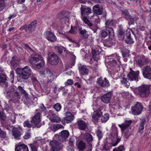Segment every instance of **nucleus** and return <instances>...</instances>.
Wrapping results in <instances>:
<instances>
[{"mask_svg":"<svg viewBox=\"0 0 151 151\" xmlns=\"http://www.w3.org/2000/svg\"><path fill=\"white\" fill-rule=\"evenodd\" d=\"M16 72L19 75L17 78L18 82H22V79H27L32 73V70L28 66H26L23 68H18L16 69Z\"/></svg>","mask_w":151,"mask_h":151,"instance_id":"1","label":"nucleus"},{"mask_svg":"<svg viewBox=\"0 0 151 151\" xmlns=\"http://www.w3.org/2000/svg\"><path fill=\"white\" fill-rule=\"evenodd\" d=\"M150 86L148 85L143 84L134 90L138 91L137 93L142 97H147L148 96L150 93Z\"/></svg>","mask_w":151,"mask_h":151,"instance_id":"2","label":"nucleus"},{"mask_svg":"<svg viewBox=\"0 0 151 151\" xmlns=\"http://www.w3.org/2000/svg\"><path fill=\"white\" fill-rule=\"evenodd\" d=\"M108 28L106 29V30H102L101 31V37L106 41H109L114 38V34L113 29Z\"/></svg>","mask_w":151,"mask_h":151,"instance_id":"3","label":"nucleus"},{"mask_svg":"<svg viewBox=\"0 0 151 151\" xmlns=\"http://www.w3.org/2000/svg\"><path fill=\"white\" fill-rule=\"evenodd\" d=\"M118 136L117 130L116 128H115L111 133L109 136V138L111 140L112 146H116L120 141V139L118 137Z\"/></svg>","mask_w":151,"mask_h":151,"instance_id":"4","label":"nucleus"},{"mask_svg":"<svg viewBox=\"0 0 151 151\" xmlns=\"http://www.w3.org/2000/svg\"><path fill=\"white\" fill-rule=\"evenodd\" d=\"M37 24V22L36 20H34L29 24L23 25L20 28V30H25L27 32L32 33L36 29Z\"/></svg>","mask_w":151,"mask_h":151,"instance_id":"5","label":"nucleus"},{"mask_svg":"<svg viewBox=\"0 0 151 151\" xmlns=\"http://www.w3.org/2000/svg\"><path fill=\"white\" fill-rule=\"evenodd\" d=\"M132 122V120H125L122 124L118 125V126L121 128L122 131H124L126 130L125 133L126 134L127 138L129 137L128 133L129 132V130L131 129V128L130 126Z\"/></svg>","mask_w":151,"mask_h":151,"instance_id":"6","label":"nucleus"},{"mask_svg":"<svg viewBox=\"0 0 151 151\" xmlns=\"http://www.w3.org/2000/svg\"><path fill=\"white\" fill-rule=\"evenodd\" d=\"M48 60L50 63L53 65H57L59 62V58L58 56L53 52H49L48 54Z\"/></svg>","mask_w":151,"mask_h":151,"instance_id":"7","label":"nucleus"},{"mask_svg":"<svg viewBox=\"0 0 151 151\" xmlns=\"http://www.w3.org/2000/svg\"><path fill=\"white\" fill-rule=\"evenodd\" d=\"M143 108L142 104L140 102H137L134 106L132 108V114L136 115L140 114Z\"/></svg>","mask_w":151,"mask_h":151,"instance_id":"8","label":"nucleus"},{"mask_svg":"<svg viewBox=\"0 0 151 151\" xmlns=\"http://www.w3.org/2000/svg\"><path fill=\"white\" fill-rule=\"evenodd\" d=\"M69 135V133L68 130H63L58 134H55V137L56 139L61 142H63L68 138Z\"/></svg>","mask_w":151,"mask_h":151,"instance_id":"9","label":"nucleus"},{"mask_svg":"<svg viewBox=\"0 0 151 151\" xmlns=\"http://www.w3.org/2000/svg\"><path fill=\"white\" fill-rule=\"evenodd\" d=\"M130 70L131 71L127 75L128 79L130 81H138L139 79V71L138 70L136 71H134L132 70L131 68H130Z\"/></svg>","mask_w":151,"mask_h":151,"instance_id":"10","label":"nucleus"},{"mask_svg":"<svg viewBox=\"0 0 151 151\" xmlns=\"http://www.w3.org/2000/svg\"><path fill=\"white\" fill-rule=\"evenodd\" d=\"M65 117L62 120L61 123L63 125L66 123H68L71 122L74 119V116L69 111L65 112L64 114Z\"/></svg>","mask_w":151,"mask_h":151,"instance_id":"11","label":"nucleus"},{"mask_svg":"<svg viewBox=\"0 0 151 151\" xmlns=\"http://www.w3.org/2000/svg\"><path fill=\"white\" fill-rule=\"evenodd\" d=\"M18 88L20 93L24 95V96L25 100L24 101V103L26 104H30V99L29 94L24 89V88L21 86H19Z\"/></svg>","mask_w":151,"mask_h":151,"instance_id":"12","label":"nucleus"},{"mask_svg":"<svg viewBox=\"0 0 151 151\" xmlns=\"http://www.w3.org/2000/svg\"><path fill=\"white\" fill-rule=\"evenodd\" d=\"M47 117L52 122L59 123L61 120L60 117L54 113L53 111L52 110H50Z\"/></svg>","mask_w":151,"mask_h":151,"instance_id":"13","label":"nucleus"},{"mask_svg":"<svg viewBox=\"0 0 151 151\" xmlns=\"http://www.w3.org/2000/svg\"><path fill=\"white\" fill-rule=\"evenodd\" d=\"M142 73L145 78L150 79L151 78V67L149 66H144L142 69Z\"/></svg>","mask_w":151,"mask_h":151,"instance_id":"14","label":"nucleus"},{"mask_svg":"<svg viewBox=\"0 0 151 151\" xmlns=\"http://www.w3.org/2000/svg\"><path fill=\"white\" fill-rule=\"evenodd\" d=\"M42 58L40 55H32L29 58V61L30 63L33 66L36 63L39 62Z\"/></svg>","mask_w":151,"mask_h":151,"instance_id":"15","label":"nucleus"},{"mask_svg":"<svg viewBox=\"0 0 151 151\" xmlns=\"http://www.w3.org/2000/svg\"><path fill=\"white\" fill-rule=\"evenodd\" d=\"M113 57H115V58L114 59L113 58H110L109 59H108L106 60L107 62H108V65L111 66H115L117 64L116 61L119 62V63H120V57L117 55H112Z\"/></svg>","mask_w":151,"mask_h":151,"instance_id":"16","label":"nucleus"},{"mask_svg":"<svg viewBox=\"0 0 151 151\" xmlns=\"http://www.w3.org/2000/svg\"><path fill=\"white\" fill-rule=\"evenodd\" d=\"M54 49L57 52L59 55L62 54V57L64 58L66 56V54L68 51L66 50L65 48L64 47L61 46H56L54 47Z\"/></svg>","mask_w":151,"mask_h":151,"instance_id":"17","label":"nucleus"},{"mask_svg":"<svg viewBox=\"0 0 151 151\" xmlns=\"http://www.w3.org/2000/svg\"><path fill=\"white\" fill-rule=\"evenodd\" d=\"M83 139L87 142L90 148H91L92 144V142L93 140V137L91 134L88 132H86L83 136Z\"/></svg>","mask_w":151,"mask_h":151,"instance_id":"18","label":"nucleus"},{"mask_svg":"<svg viewBox=\"0 0 151 151\" xmlns=\"http://www.w3.org/2000/svg\"><path fill=\"white\" fill-rule=\"evenodd\" d=\"M97 83L99 85L104 88L108 87L110 85L109 81L106 78L103 80L101 78H99L97 79Z\"/></svg>","mask_w":151,"mask_h":151,"instance_id":"19","label":"nucleus"},{"mask_svg":"<svg viewBox=\"0 0 151 151\" xmlns=\"http://www.w3.org/2000/svg\"><path fill=\"white\" fill-rule=\"evenodd\" d=\"M93 9L94 14L97 15H101L103 13V7L100 4H98L94 5Z\"/></svg>","mask_w":151,"mask_h":151,"instance_id":"20","label":"nucleus"},{"mask_svg":"<svg viewBox=\"0 0 151 151\" xmlns=\"http://www.w3.org/2000/svg\"><path fill=\"white\" fill-rule=\"evenodd\" d=\"M46 37L47 39L51 42H55L57 40V37L54 34L50 31L46 32Z\"/></svg>","mask_w":151,"mask_h":151,"instance_id":"21","label":"nucleus"},{"mask_svg":"<svg viewBox=\"0 0 151 151\" xmlns=\"http://www.w3.org/2000/svg\"><path fill=\"white\" fill-rule=\"evenodd\" d=\"M6 76L3 73H0V85L3 87H6L8 86Z\"/></svg>","mask_w":151,"mask_h":151,"instance_id":"22","label":"nucleus"},{"mask_svg":"<svg viewBox=\"0 0 151 151\" xmlns=\"http://www.w3.org/2000/svg\"><path fill=\"white\" fill-rule=\"evenodd\" d=\"M112 93L109 92L101 96V100L105 104H108L110 102Z\"/></svg>","mask_w":151,"mask_h":151,"instance_id":"23","label":"nucleus"},{"mask_svg":"<svg viewBox=\"0 0 151 151\" xmlns=\"http://www.w3.org/2000/svg\"><path fill=\"white\" fill-rule=\"evenodd\" d=\"M81 8L82 17L85 15H88L91 13V9L89 7H86L84 6L81 5Z\"/></svg>","mask_w":151,"mask_h":151,"instance_id":"24","label":"nucleus"},{"mask_svg":"<svg viewBox=\"0 0 151 151\" xmlns=\"http://www.w3.org/2000/svg\"><path fill=\"white\" fill-rule=\"evenodd\" d=\"M50 148H58L62 149L63 145L61 143L56 140H53L50 141Z\"/></svg>","mask_w":151,"mask_h":151,"instance_id":"25","label":"nucleus"},{"mask_svg":"<svg viewBox=\"0 0 151 151\" xmlns=\"http://www.w3.org/2000/svg\"><path fill=\"white\" fill-rule=\"evenodd\" d=\"M20 128L19 127H14L12 129L13 135L14 137V138L16 139H20V137L21 134L20 131Z\"/></svg>","mask_w":151,"mask_h":151,"instance_id":"26","label":"nucleus"},{"mask_svg":"<svg viewBox=\"0 0 151 151\" xmlns=\"http://www.w3.org/2000/svg\"><path fill=\"white\" fill-rule=\"evenodd\" d=\"M31 122L35 125L38 124L40 121V114L37 113L34 116L31 118Z\"/></svg>","mask_w":151,"mask_h":151,"instance_id":"27","label":"nucleus"},{"mask_svg":"<svg viewBox=\"0 0 151 151\" xmlns=\"http://www.w3.org/2000/svg\"><path fill=\"white\" fill-rule=\"evenodd\" d=\"M102 112L99 109L94 111L92 115V118L96 121H97L101 117Z\"/></svg>","mask_w":151,"mask_h":151,"instance_id":"28","label":"nucleus"},{"mask_svg":"<svg viewBox=\"0 0 151 151\" xmlns=\"http://www.w3.org/2000/svg\"><path fill=\"white\" fill-rule=\"evenodd\" d=\"M132 33H133V32L132 31L127 32L126 38L125 39L124 41L127 44H132L134 42L133 40L131 37V35Z\"/></svg>","mask_w":151,"mask_h":151,"instance_id":"29","label":"nucleus"},{"mask_svg":"<svg viewBox=\"0 0 151 151\" xmlns=\"http://www.w3.org/2000/svg\"><path fill=\"white\" fill-rule=\"evenodd\" d=\"M78 68L81 74L84 75L87 74L88 73V70L86 65L80 64L78 65Z\"/></svg>","mask_w":151,"mask_h":151,"instance_id":"30","label":"nucleus"},{"mask_svg":"<svg viewBox=\"0 0 151 151\" xmlns=\"http://www.w3.org/2000/svg\"><path fill=\"white\" fill-rule=\"evenodd\" d=\"M15 151H29L27 146L25 144H21L17 146Z\"/></svg>","mask_w":151,"mask_h":151,"instance_id":"31","label":"nucleus"},{"mask_svg":"<svg viewBox=\"0 0 151 151\" xmlns=\"http://www.w3.org/2000/svg\"><path fill=\"white\" fill-rule=\"evenodd\" d=\"M77 124L79 129L81 130H84L87 127V125L85 121L78 120L77 121Z\"/></svg>","mask_w":151,"mask_h":151,"instance_id":"32","label":"nucleus"},{"mask_svg":"<svg viewBox=\"0 0 151 151\" xmlns=\"http://www.w3.org/2000/svg\"><path fill=\"white\" fill-rule=\"evenodd\" d=\"M115 21L112 19H109L106 21L105 23L106 29L108 28V29H113L111 27L113 26L115 23Z\"/></svg>","mask_w":151,"mask_h":151,"instance_id":"33","label":"nucleus"},{"mask_svg":"<svg viewBox=\"0 0 151 151\" xmlns=\"http://www.w3.org/2000/svg\"><path fill=\"white\" fill-rule=\"evenodd\" d=\"M145 119H141L140 124L139 127V132L140 133H142L143 132L144 126L145 123Z\"/></svg>","mask_w":151,"mask_h":151,"instance_id":"34","label":"nucleus"},{"mask_svg":"<svg viewBox=\"0 0 151 151\" xmlns=\"http://www.w3.org/2000/svg\"><path fill=\"white\" fill-rule=\"evenodd\" d=\"M12 99L17 101L20 99L21 95L20 93L17 91L12 93Z\"/></svg>","mask_w":151,"mask_h":151,"instance_id":"35","label":"nucleus"},{"mask_svg":"<svg viewBox=\"0 0 151 151\" xmlns=\"http://www.w3.org/2000/svg\"><path fill=\"white\" fill-rule=\"evenodd\" d=\"M79 33L81 37L85 38L88 37V36L86 34L87 31L85 29L80 28L79 29Z\"/></svg>","mask_w":151,"mask_h":151,"instance_id":"36","label":"nucleus"},{"mask_svg":"<svg viewBox=\"0 0 151 151\" xmlns=\"http://www.w3.org/2000/svg\"><path fill=\"white\" fill-rule=\"evenodd\" d=\"M86 143L83 141L81 140L78 145V148L80 151H83L85 148Z\"/></svg>","mask_w":151,"mask_h":151,"instance_id":"37","label":"nucleus"},{"mask_svg":"<svg viewBox=\"0 0 151 151\" xmlns=\"http://www.w3.org/2000/svg\"><path fill=\"white\" fill-rule=\"evenodd\" d=\"M39 62L38 63H37L35 64L33 67L37 68L40 69L44 65L45 62L42 58L40 59Z\"/></svg>","mask_w":151,"mask_h":151,"instance_id":"38","label":"nucleus"},{"mask_svg":"<svg viewBox=\"0 0 151 151\" xmlns=\"http://www.w3.org/2000/svg\"><path fill=\"white\" fill-rule=\"evenodd\" d=\"M127 78L123 77L122 79L121 80V83L127 88H128L130 86V83Z\"/></svg>","mask_w":151,"mask_h":151,"instance_id":"39","label":"nucleus"},{"mask_svg":"<svg viewBox=\"0 0 151 151\" xmlns=\"http://www.w3.org/2000/svg\"><path fill=\"white\" fill-rule=\"evenodd\" d=\"M129 52V50L128 49L123 48L122 50V52L123 57L124 58L129 57L130 55Z\"/></svg>","mask_w":151,"mask_h":151,"instance_id":"40","label":"nucleus"},{"mask_svg":"<svg viewBox=\"0 0 151 151\" xmlns=\"http://www.w3.org/2000/svg\"><path fill=\"white\" fill-rule=\"evenodd\" d=\"M68 12H63L59 15L60 18L61 20L64 19L66 20L68 18Z\"/></svg>","mask_w":151,"mask_h":151,"instance_id":"41","label":"nucleus"},{"mask_svg":"<svg viewBox=\"0 0 151 151\" xmlns=\"http://www.w3.org/2000/svg\"><path fill=\"white\" fill-rule=\"evenodd\" d=\"M19 62L18 58L17 57H12V60L11 62L12 65L14 67L17 65Z\"/></svg>","mask_w":151,"mask_h":151,"instance_id":"42","label":"nucleus"},{"mask_svg":"<svg viewBox=\"0 0 151 151\" xmlns=\"http://www.w3.org/2000/svg\"><path fill=\"white\" fill-rule=\"evenodd\" d=\"M7 0H0V12L3 11L6 6Z\"/></svg>","mask_w":151,"mask_h":151,"instance_id":"43","label":"nucleus"},{"mask_svg":"<svg viewBox=\"0 0 151 151\" xmlns=\"http://www.w3.org/2000/svg\"><path fill=\"white\" fill-rule=\"evenodd\" d=\"M109 114L108 113H106L102 115L101 121L102 122H105L109 119Z\"/></svg>","mask_w":151,"mask_h":151,"instance_id":"44","label":"nucleus"},{"mask_svg":"<svg viewBox=\"0 0 151 151\" xmlns=\"http://www.w3.org/2000/svg\"><path fill=\"white\" fill-rule=\"evenodd\" d=\"M64 127L63 126L59 124H54L53 126L52 130L55 131L59 129H64Z\"/></svg>","mask_w":151,"mask_h":151,"instance_id":"45","label":"nucleus"},{"mask_svg":"<svg viewBox=\"0 0 151 151\" xmlns=\"http://www.w3.org/2000/svg\"><path fill=\"white\" fill-rule=\"evenodd\" d=\"M126 19L128 21V24L129 25L134 24V18L131 15L129 16Z\"/></svg>","mask_w":151,"mask_h":151,"instance_id":"46","label":"nucleus"},{"mask_svg":"<svg viewBox=\"0 0 151 151\" xmlns=\"http://www.w3.org/2000/svg\"><path fill=\"white\" fill-rule=\"evenodd\" d=\"M122 14L124 16V17L126 19L131 15L128 11L125 9L122 10Z\"/></svg>","mask_w":151,"mask_h":151,"instance_id":"47","label":"nucleus"},{"mask_svg":"<svg viewBox=\"0 0 151 151\" xmlns=\"http://www.w3.org/2000/svg\"><path fill=\"white\" fill-rule=\"evenodd\" d=\"M61 106L59 103H57L53 106V108L57 111H59L61 109Z\"/></svg>","mask_w":151,"mask_h":151,"instance_id":"48","label":"nucleus"},{"mask_svg":"<svg viewBox=\"0 0 151 151\" xmlns=\"http://www.w3.org/2000/svg\"><path fill=\"white\" fill-rule=\"evenodd\" d=\"M76 58V57L74 55H72L71 56V63L68 66L69 68H71L73 66L75 63V60Z\"/></svg>","mask_w":151,"mask_h":151,"instance_id":"49","label":"nucleus"},{"mask_svg":"<svg viewBox=\"0 0 151 151\" xmlns=\"http://www.w3.org/2000/svg\"><path fill=\"white\" fill-rule=\"evenodd\" d=\"M96 133L99 139L100 140L102 138L103 134L101 131L99 129H98L96 131Z\"/></svg>","mask_w":151,"mask_h":151,"instance_id":"50","label":"nucleus"},{"mask_svg":"<svg viewBox=\"0 0 151 151\" xmlns=\"http://www.w3.org/2000/svg\"><path fill=\"white\" fill-rule=\"evenodd\" d=\"M137 63L140 67H142L145 65V63L140 58L138 59L136 62Z\"/></svg>","mask_w":151,"mask_h":151,"instance_id":"51","label":"nucleus"},{"mask_svg":"<svg viewBox=\"0 0 151 151\" xmlns=\"http://www.w3.org/2000/svg\"><path fill=\"white\" fill-rule=\"evenodd\" d=\"M24 126V127H27L28 128H30L32 127V125L29 122L28 120H26L23 123Z\"/></svg>","mask_w":151,"mask_h":151,"instance_id":"52","label":"nucleus"},{"mask_svg":"<svg viewBox=\"0 0 151 151\" xmlns=\"http://www.w3.org/2000/svg\"><path fill=\"white\" fill-rule=\"evenodd\" d=\"M124 150V147L122 145H121L119 146L117 148H114L113 151H123Z\"/></svg>","mask_w":151,"mask_h":151,"instance_id":"53","label":"nucleus"},{"mask_svg":"<svg viewBox=\"0 0 151 151\" xmlns=\"http://www.w3.org/2000/svg\"><path fill=\"white\" fill-rule=\"evenodd\" d=\"M93 50H92V52L93 55V58H92L94 60L96 61H98L99 60V54L95 55L93 53Z\"/></svg>","mask_w":151,"mask_h":151,"instance_id":"54","label":"nucleus"},{"mask_svg":"<svg viewBox=\"0 0 151 151\" xmlns=\"http://www.w3.org/2000/svg\"><path fill=\"white\" fill-rule=\"evenodd\" d=\"M6 116L4 113L3 112H0V118L1 120L3 121L5 120Z\"/></svg>","mask_w":151,"mask_h":151,"instance_id":"55","label":"nucleus"},{"mask_svg":"<svg viewBox=\"0 0 151 151\" xmlns=\"http://www.w3.org/2000/svg\"><path fill=\"white\" fill-rule=\"evenodd\" d=\"M47 82L48 83L52 82L53 80V76L52 75H48L47 76Z\"/></svg>","mask_w":151,"mask_h":151,"instance_id":"56","label":"nucleus"},{"mask_svg":"<svg viewBox=\"0 0 151 151\" xmlns=\"http://www.w3.org/2000/svg\"><path fill=\"white\" fill-rule=\"evenodd\" d=\"M77 29L76 27H74L73 29H71L69 32L72 34H76L77 33Z\"/></svg>","mask_w":151,"mask_h":151,"instance_id":"57","label":"nucleus"},{"mask_svg":"<svg viewBox=\"0 0 151 151\" xmlns=\"http://www.w3.org/2000/svg\"><path fill=\"white\" fill-rule=\"evenodd\" d=\"M6 136V133L5 132L2 131L0 128V137L1 138H4Z\"/></svg>","mask_w":151,"mask_h":151,"instance_id":"58","label":"nucleus"},{"mask_svg":"<svg viewBox=\"0 0 151 151\" xmlns=\"http://www.w3.org/2000/svg\"><path fill=\"white\" fill-rule=\"evenodd\" d=\"M9 119L11 122L13 123H14L15 122V117L13 115H11L9 118Z\"/></svg>","mask_w":151,"mask_h":151,"instance_id":"59","label":"nucleus"},{"mask_svg":"<svg viewBox=\"0 0 151 151\" xmlns=\"http://www.w3.org/2000/svg\"><path fill=\"white\" fill-rule=\"evenodd\" d=\"M29 145L31 148V151H37L36 147L34 145L30 144Z\"/></svg>","mask_w":151,"mask_h":151,"instance_id":"60","label":"nucleus"},{"mask_svg":"<svg viewBox=\"0 0 151 151\" xmlns=\"http://www.w3.org/2000/svg\"><path fill=\"white\" fill-rule=\"evenodd\" d=\"M30 134L29 132H26L25 133V135L24 136V138L25 139H28L30 137Z\"/></svg>","mask_w":151,"mask_h":151,"instance_id":"61","label":"nucleus"},{"mask_svg":"<svg viewBox=\"0 0 151 151\" xmlns=\"http://www.w3.org/2000/svg\"><path fill=\"white\" fill-rule=\"evenodd\" d=\"M73 83V81L72 80L68 79L67 81V82L66 83L65 85H71Z\"/></svg>","mask_w":151,"mask_h":151,"instance_id":"62","label":"nucleus"},{"mask_svg":"<svg viewBox=\"0 0 151 151\" xmlns=\"http://www.w3.org/2000/svg\"><path fill=\"white\" fill-rule=\"evenodd\" d=\"M90 28L95 33L96 32L97 29H98L97 27L95 25L93 26L92 25V27H91Z\"/></svg>","mask_w":151,"mask_h":151,"instance_id":"63","label":"nucleus"},{"mask_svg":"<svg viewBox=\"0 0 151 151\" xmlns=\"http://www.w3.org/2000/svg\"><path fill=\"white\" fill-rule=\"evenodd\" d=\"M118 34L120 36H122L124 34V32L122 29L120 28L118 31Z\"/></svg>","mask_w":151,"mask_h":151,"instance_id":"64","label":"nucleus"}]
</instances>
